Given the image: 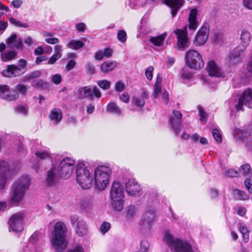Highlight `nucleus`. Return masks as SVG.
I'll use <instances>...</instances> for the list:
<instances>
[{
    "label": "nucleus",
    "instance_id": "32",
    "mask_svg": "<svg viewBox=\"0 0 252 252\" xmlns=\"http://www.w3.org/2000/svg\"><path fill=\"white\" fill-rule=\"evenodd\" d=\"M17 55L18 52L15 50L5 51L1 54L0 59L2 62H6L16 59Z\"/></svg>",
    "mask_w": 252,
    "mask_h": 252
},
{
    "label": "nucleus",
    "instance_id": "14",
    "mask_svg": "<svg viewBox=\"0 0 252 252\" xmlns=\"http://www.w3.org/2000/svg\"><path fill=\"white\" fill-rule=\"evenodd\" d=\"M79 96L81 98L90 97L93 98L94 95L97 98L101 97V93L96 86L92 88L91 86H86L80 88L78 90Z\"/></svg>",
    "mask_w": 252,
    "mask_h": 252
},
{
    "label": "nucleus",
    "instance_id": "48",
    "mask_svg": "<svg viewBox=\"0 0 252 252\" xmlns=\"http://www.w3.org/2000/svg\"><path fill=\"white\" fill-rule=\"evenodd\" d=\"M234 194L237 195V198L240 200H246L248 199V196L243 191L240 190H235Z\"/></svg>",
    "mask_w": 252,
    "mask_h": 252
},
{
    "label": "nucleus",
    "instance_id": "51",
    "mask_svg": "<svg viewBox=\"0 0 252 252\" xmlns=\"http://www.w3.org/2000/svg\"><path fill=\"white\" fill-rule=\"evenodd\" d=\"M16 112L24 115H26L28 112V108L25 106L19 105L15 108Z\"/></svg>",
    "mask_w": 252,
    "mask_h": 252
},
{
    "label": "nucleus",
    "instance_id": "64",
    "mask_svg": "<svg viewBox=\"0 0 252 252\" xmlns=\"http://www.w3.org/2000/svg\"><path fill=\"white\" fill-rule=\"evenodd\" d=\"M61 57L60 56L54 54L48 60V63L52 64L55 63V62Z\"/></svg>",
    "mask_w": 252,
    "mask_h": 252
},
{
    "label": "nucleus",
    "instance_id": "7",
    "mask_svg": "<svg viewBox=\"0 0 252 252\" xmlns=\"http://www.w3.org/2000/svg\"><path fill=\"white\" fill-rule=\"evenodd\" d=\"M186 62L188 66L194 69H199L204 65L202 56L195 50L188 51L186 54Z\"/></svg>",
    "mask_w": 252,
    "mask_h": 252
},
{
    "label": "nucleus",
    "instance_id": "49",
    "mask_svg": "<svg viewBox=\"0 0 252 252\" xmlns=\"http://www.w3.org/2000/svg\"><path fill=\"white\" fill-rule=\"evenodd\" d=\"M212 134L214 139L217 142L220 143L221 142V135L218 129H213L212 131Z\"/></svg>",
    "mask_w": 252,
    "mask_h": 252
},
{
    "label": "nucleus",
    "instance_id": "61",
    "mask_svg": "<svg viewBox=\"0 0 252 252\" xmlns=\"http://www.w3.org/2000/svg\"><path fill=\"white\" fill-rule=\"evenodd\" d=\"M45 41L50 44H56L59 42V39L56 37H49L45 39Z\"/></svg>",
    "mask_w": 252,
    "mask_h": 252
},
{
    "label": "nucleus",
    "instance_id": "23",
    "mask_svg": "<svg viewBox=\"0 0 252 252\" xmlns=\"http://www.w3.org/2000/svg\"><path fill=\"white\" fill-rule=\"evenodd\" d=\"M208 71L210 76L220 77L223 76V73L221 69L213 61H210L208 63Z\"/></svg>",
    "mask_w": 252,
    "mask_h": 252
},
{
    "label": "nucleus",
    "instance_id": "60",
    "mask_svg": "<svg viewBox=\"0 0 252 252\" xmlns=\"http://www.w3.org/2000/svg\"><path fill=\"white\" fill-rule=\"evenodd\" d=\"M85 68L89 73L94 74L95 73L94 67L91 63H88L85 65Z\"/></svg>",
    "mask_w": 252,
    "mask_h": 252
},
{
    "label": "nucleus",
    "instance_id": "57",
    "mask_svg": "<svg viewBox=\"0 0 252 252\" xmlns=\"http://www.w3.org/2000/svg\"><path fill=\"white\" fill-rule=\"evenodd\" d=\"M238 172L233 170V169H229L225 172V176L228 177H234L238 175Z\"/></svg>",
    "mask_w": 252,
    "mask_h": 252
},
{
    "label": "nucleus",
    "instance_id": "63",
    "mask_svg": "<svg viewBox=\"0 0 252 252\" xmlns=\"http://www.w3.org/2000/svg\"><path fill=\"white\" fill-rule=\"evenodd\" d=\"M39 239V235L37 233H34L30 238V242L32 244L36 243Z\"/></svg>",
    "mask_w": 252,
    "mask_h": 252
},
{
    "label": "nucleus",
    "instance_id": "46",
    "mask_svg": "<svg viewBox=\"0 0 252 252\" xmlns=\"http://www.w3.org/2000/svg\"><path fill=\"white\" fill-rule=\"evenodd\" d=\"M117 37L118 40L121 42H125L127 39L126 32L124 30L119 31L117 33Z\"/></svg>",
    "mask_w": 252,
    "mask_h": 252
},
{
    "label": "nucleus",
    "instance_id": "13",
    "mask_svg": "<svg viewBox=\"0 0 252 252\" xmlns=\"http://www.w3.org/2000/svg\"><path fill=\"white\" fill-rule=\"evenodd\" d=\"M72 225L75 227V232L80 237L86 235L88 231V226L86 222L77 216L70 217Z\"/></svg>",
    "mask_w": 252,
    "mask_h": 252
},
{
    "label": "nucleus",
    "instance_id": "50",
    "mask_svg": "<svg viewBox=\"0 0 252 252\" xmlns=\"http://www.w3.org/2000/svg\"><path fill=\"white\" fill-rule=\"evenodd\" d=\"M46 83L43 80H35L33 81L32 86L34 87L42 88L46 86Z\"/></svg>",
    "mask_w": 252,
    "mask_h": 252
},
{
    "label": "nucleus",
    "instance_id": "27",
    "mask_svg": "<svg viewBox=\"0 0 252 252\" xmlns=\"http://www.w3.org/2000/svg\"><path fill=\"white\" fill-rule=\"evenodd\" d=\"M197 10L196 8L191 9L189 17V29L195 31L198 27V23L196 21Z\"/></svg>",
    "mask_w": 252,
    "mask_h": 252
},
{
    "label": "nucleus",
    "instance_id": "26",
    "mask_svg": "<svg viewBox=\"0 0 252 252\" xmlns=\"http://www.w3.org/2000/svg\"><path fill=\"white\" fill-rule=\"evenodd\" d=\"M172 252H193L191 245L187 241L180 240Z\"/></svg>",
    "mask_w": 252,
    "mask_h": 252
},
{
    "label": "nucleus",
    "instance_id": "19",
    "mask_svg": "<svg viewBox=\"0 0 252 252\" xmlns=\"http://www.w3.org/2000/svg\"><path fill=\"white\" fill-rule=\"evenodd\" d=\"M244 51L239 46L230 52L227 58V61L230 65H235L241 62V54Z\"/></svg>",
    "mask_w": 252,
    "mask_h": 252
},
{
    "label": "nucleus",
    "instance_id": "36",
    "mask_svg": "<svg viewBox=\"0 0 252 252\" xmlns=\"http://www.w3.org/2000/svg\"><path fill=\"white\" fill-rule=\"evenodd\" d=\"M239 172L241 173L243 176L249 177L252 176V170L249 164H245L242 165L239 168Z\"/></svg>",
    "mask_w": 252,
    "mask_h": 252
},
{
    "label": "nucleus",
    "instance_id": "17",
    "mask_svg": "<svg viewBox=\"0 0 252 252\" xmlns=\"http://www.w3.org/2000/svg\"><path fill=\"white\" fill-rule=\"evenodd\" d=\"M182 116L180 111L174 110L169 118V123L176 135H178L181 129Z\"/></svg>",
    "mask_w": 252,
    "mask_h": 252
},
{
    "label": "nucleus",
    "instance_id": "16",
    "mask_svg": "<svg viewBox=\"0 0 252 252\" xmlns=\"http://www.w3.org/2000/svg\"><path fill=\"white\" fill-rule=\"evenodd\" d=\"M9 165L7 162L0 160V190L5 189L8 180Z\"/></svg>",
    "mask_w": 252,
    "mask_h": 252
},
{
    "label": "nucleus",
    "instance_id": "35",
    "mask_svg": "<svg viewBox=\"0 0 252 252\" xmlns=\"http://www.w3.org/2000/svg\"><path fill=\"white\" fill-rule=\"evenodd\" d=\"M113 209L116 211L121 212L124 209V199H111Z\"/></svg>",
    "mask_w": 252,
    "mask_h": 252
},
{
    "label": "nucleus",
    "instance_id": "58",
    "mask_svg": "<svg viewBox=\"0 0 252 252\" xmlns=\"http://www.w3.org/2000/svg\"><path fill=\"white\" fill-rule=\"evenodd\" d=\"M125 87V84L122 81H119L116 83L115 89L116 91L121 92L124 90Z\"/></svg>",
    "mask_w": 252,
    "mask_h": 252
},
{
    "label": "nucleus",
    "instance_id": "53",
    "mask_svg": "<svg viewBox=\"0 0 252 252\" xmlns=\"http://www.w3.org/2000/svg\"><path fill=\"white\" fill-rule=\"evenodd\" d=\"M110 228V224L108 222H104L100 226L99 230L101 233L105 234Z\"/></svg>",
    "mask_w": 252,
    "mask_h": 252
},
{
    "label": "nucleus",
    "instance_id": "18",
    "mask_svg": "<svg viewBox=\"0 0 252 252\" xmlns=\"http://www.w3.org/2000/svg\"><path fill=\"white\" fill-rule=\"evenodd\" d=\"M125 184L126 190L129 195L136 196L141 190L140 185L133 179L127 180Z\"/></svg>",
    "mask_w": 252,
    "mask_h": 252
},
{
    "label": "nucleus",
    "instance_id": "21",
    "mask_svg": "<svg viewBox=\"0 0 252 252\" xmlns=\"http://www.w3.org/2000/svg\"><path fill=\"white\" fill-rule=\"evenodd\" d=\"M125 192L123 186L119 182H114L113 183L111 192V199H124Z\"/></svg>",
    "mask_w": 252,
    "mask_h": 252
},
{
    "label": "nucleus",
    "instance_id": "10",
    "mask_svg": "<svg viewBox=\"0 0 252 252\" xmlns=\"http://www.w3.org/2000/svg\"><path fill=\"white\" fill-rule=\"evenodd\" d=\"M25 214L23 212H17L13 214L9 219V231L14 232H21L24 229V219Z\"/></svg>",
    "mask_w": 252,
    "mask_h": 252
},
{
    "label": "nucleus",
    "instance_id": "54",
    "mask_svg": "<svg viewBox=\"0 0 252 252\" xmlns=\"http://www.w3.org/2000/svg\"><path fill=\"white\" fill-rule=\"evenodd\" d=\"M198 111L200 115V120L201 122H206L207 120V115L204 111V110L201 108L198 107Z\"/></svg>",
    "mask_w": 252,
    "mask_h": 252
},
{
    "label": "nucleus",
    "instance_id": "33",
    "mask_svg": "<svg viewBox=\"0 0 252 252\" xmlns=\"http://www.w3.org/2000/svg\"><path fill=\"white\" fill-rule=\"evenodd\" d=\"M148 98V94L146 92L142 93L140 97H134L132 99V103L139 107H143L145 104V99Z\"/></svg>",
    "mask_w": 252,
    "mask_h": 252
},
{
    "label": "nucleus",
    "instance_id": "28",
    "mask_svg": "<svg viewBox=\"0 0 252 252\" xmlns=\"http://www.w3.org/2000/svg\"><path fill=\"white\" fill-rule=\"evenodd\" d=\"M240 39L241 41V45L240 46L241 48H244L245 50L251 41L252 35L249 31L243 30L241 33Z\"/></svg>",
    "mask_w": 252,
    "mask_h": 252
},
{
    "label": "nucleus",
    "instance_id": "38",
    "mask_svg": "<svg viewBox=\"0 0 252 252\" xmlns=\"http://www.w3.org/2000/svg\"><path fill=\"white\" fill-rule=\"evenodd\" d=\"M106 111L116 114H121V109L114 102L108 103L106 107Z\"/></svg>",
    "mask_w": 252,
    "mask_h": 252
},
{
    "label": "nucleus",
    "instance_id": "52",
    "mask_svg": "<svg viewBox=\"0 0 252 252\" xmlns=\"http://www.w3.org/2000/svg\"><path fill=\"white\" fill-rule=\"evenodd\" d=\"M35 154L41 159H46L50 158V154L47 152H36Z\"/></svg>",
    "mask_w": 252,
    "mask_h": 252
},
{
    "label": "nucleus",
    "instance_id": "5",
    "mask_svg": "<svg viewBox=\"0 0 252 252\" xmlns=\"http://www.w3.org/2000/svg\"><path fill=\"white\" fill-rule=\"evenodd\" d=\"M244 105L252 109V89H246L237 100L229 103V108L233 111L234 108L237 112L244 110Z\"/></svg>",
    "mask_w": 252,
    "mask_h": 252
},
{
    "label": "nucleus",
    "instance_id": "6",
    "mask_svg": "<svg viewBox=\"0 0 252 252\" xmlns=\"http://www.w3.org/2000/svg\"><path fill=\"white\" fill-rule=\"evenodd\" d=\"M9 90V88L7 85H0V97L8 101L15 100L19 96L17 92L22 94L25 95L27 91L26 86L21 84L16 86L15 90L14 91V94L10 93Z\"/></svg>",
    "mask_w": 252,
    "mask_h": 252
},
{
    "label": "nucleus",
    "instance_id": "29",
    "mask_svg": "<svg viewBox=\"0 0 252 252\" xmlns=\"http://www.w3.org/2000/svg\"><path fill=\"white\" fill-rule=\"evenodd\" d=\"M57 180L56 169L53 167L49 170L47 173L45 179L46 184L47 186H50L54 185Z\"/></svg>",
    "mask_w": 252,
    "mask_h": 252
},
{
    "label": "nucleus",
    "instance_id": "24",
    "mask_svg": "<svg viewBox=\"0 0 252 252\" xmlns=\"http://www.w3.org/2000/svg\"><path fill=\"white\" fill-rule=\"evenodd\" d=\"M184 0H164V3L171 8V15L175 17L179 9L183 5Z\"/></svg>",
    "mask_w": 252,
    "mask_h": 252
},
{
    "label": "nucleus",
    "instance_id": "39",
    "mask_svg": "<svg viewBox=\"0 0 252 252\" xmlns=\"http://www.w3.org/2000/svg\"><path fill=\"white\" fill-rule=\"evenodd\" d=\"M137 209L133 205H130L126 209V217L128 219L134 217L136 213Z\"/></svg>",
    "mask_w": 252,
    "mask_h": 252
},
{
    "label": "nucleus",
    "instance_id": "43",
    "mask_svg": "<svg viewBox=\"0 0 252 252\" xmlns=\"http://www.w3.org/2000/svg\"><path fill=\"white\" fill-rule=\"evenodd\" d=\"M41 73L39 71H35L33 72H32L30 73L24 77V81H28L30 80L34 79L35 78H37L40 76Z\"/></svg>",
    "mask_w": 252,
    "mask_h": 252
},
{
    "label": "nucleus",
    "instance_id": "56",
    "mask_svg": "<svg viewBox=\"0 0 252 252\" xmlns=\"http://www.w3.org/2000/svg\"><path fill=\"white\" fill-rule=\"evenodd\" d=\"M154 67L152 66H149L146 71L145 75L147 79L151 80L153 78V72Z\"/></svg>",
    "mask_w": 252,
    "mask_h": 252
},
{
    "label": "nucleus",
    "instance_id": "11",
    "mask_svg": "<svg viewBox=\"0 0 252 252\" xmlns=\"http://www.w3.org/2000/svg\"><path fill=\"white\" fill-rule=\"evenodd\" d=\"M210 33V25L207 22H204L197 32L192 42L196 46L204 45L207 41Z\"/></svg>",
    "mask_w": 252,
    "mask_h": 252
},
{
    "label": "nucleus",
    "instance_id": "59",
    "mask_svg": "<svg viewBox=\"0 0 252 252\" xmlns=\"http://www.w3.org/2000/svg\"><path fill=\"white\" fill-rule=\"evenodd\" d=\"M62 79V76L60 74H57L53 75L52 78V81L54 83L58 85L61 83Z\"/></svg>",
    "mask_w": 252,
    "mask_h": 252
},
{
    "label": "nucleus",
    "instance_id": "47",
    "mask_svg": "<svg viewBox=\"0 0 252 252\" xmlns=\"http://www.w3.org/2000/svg\"><path fill=\"white\" fill-rule=\"evenodd\" d=\"M163 90H161V86L158 85V82L155 83L153 96L154 98H157L159 94H161Z\"/></svg>",
    "mask_w": 252,
    "mask_h": 252
},
{
    "label": "nucleus",
    "instance_id": "37",
    "mask_svg": "<svg viewBox=\"0 0 252 252\" xmlns=\"http://www.w3.org/2000/svg\"><path fill=\"white\" fill-rule=\"evenodd\" d=\"M84 43L80 40H71L67 44V47L72 50H77L84 45Z\"/></svg>",
    "mask_w": 252,
    "mask_h": 252
},
{
    "label": "nucleus",
    "instance_id": "44",
    "mask_svg": "<svg viewBox=\"0 0 252 252\" xmlns=\"http://www.w3.org/2000/svg\"><path fill=\"white\" fill-rule=\"evenodd\" d=\"M97 85L102 89L106 90L110 88L111 86L110 82L106 79L99 80L97 82Z\"/></svg>",
    "mask_w": 252,
    "mask_h": 252
},
{
    "label": "nucleus",
    "instance_id": "8",
    "mask_svg": "<svg viewBox=\"0 0 252 252\" xmlns=\"http://www.w3.org/2000/svg\"><path fill=\"white\" fill-rule=\"evenodd\" d=\"M74 168L75 161L71 158H64L59 164L58 173L61 178L67 179L73 173Z\"/></svg>",
    "mask_w": 252,
    "mask_h": 252
},
{
    "label": "nucleus",
    "instance_id": "1",
    "mask_svg": "<svg viewBox=\"0 0 252 252\" xmlns=\"http://www.w3.org/2000/svg\"><path fill=\"white\" fill-rule=\"evenodd\" d=\"M67 232V227L63 222L58 221L55 223L50 237L51 246L55 251L61 252L66 248Z\"/></svg>",
    "mask_w": 252,
    "mask_h": 252
},
{
    "label": "nucleus",
    "instance_id": "3",
    "mask_svg": "<svg viewBox=\"0 0 252 252\" xmlns=\"http://www.w3.org/2000/svg\"><path fill=\"white\" fill-rule=\"evenodd\" d=\"M112 169L108 166H98L95 168L93 175L95 186L99 190L104 189L109 184Z\"/></svg>",
    "mask_w": 252,
    "mask_h": 252
},
{
    "label": "nucleus",
    "instance_id": "45",
    "mask_svg": "<svg viewBox=\"0 0 252 252\" xmlns=\"http://www.w3.org/2000/svg\"><path fill=\"white\" fill-rule=\"evenodd\" d=\"M18 67L21 69L22 72L24 74L27 71V61L24 59H20L18 61Z\"/></svg>",
    "mask_w": 252,
    "mask_h": 252
},
{
    "label": "nucleus",
    "instance_id": "55",
    "mask_svg": "<svg viewBox=\"0 0 252 252\" xmlns=\"http://www.w3.org/2000/svg\"><path fill=\"white\" fill-rule=\"evenodd\" d=\"M149 247V244L146 240H142L141 242L140 251L142 252H147Z\"/></svg>",
    "mask_w": 252,
    "mask_h": 252
},
{
    "label": "nucleus",
    "instance_id": "15",
    "mask_svg": "<svg viewBox=\"0 0 252 252\" xmlns=\"http://www.w3.org/2000/svg\"><path fill=\"white\" fill-rule=\"evenodd\" d=\"M174 32L177 35L178 48L180 50H184L189 46V40L186 30L178 29Z\"/></svg>",
    "mask_w": 252,
    "mask_h": 252
},
{
    "label": "nucleus",
    "instance_id": "25",
    "mask_svg": "<svg viewBox=\"0 0 252 252\" xmlns=\"http://www.w3.org/2000/svg\"><path fill=\"white\" fill-rule=\"evenodd\" d=\"M180 240L176 237H174L168 231H165L164 233L163 242L168 246L171 251H173Z\"/></svg>",
    "mask_w": 252,
    "mask_h": 252
},
{
    "label": "nucleus",
    "instance_id": "40",
    "mask_svg": "<svg viewBox=\"0 0 252 252\" xmlns=\"http://www.w3.org/2000/svg\"><path fill=\"white\" fill-rule=\"evenodd\" d=\"M239 230L243 235L244 242L245 243H247L249 240V231L248 230V228L245 225H241L239 227Z\"/></svg>",
    "mask_w": 252,
    "mask_h": 252
},
{
    "label": "nucleus",
    "instance_id": "4",
    "mask_svg": "<svg viewBox=\"0 0 252 252\" xmlns=\"http://www.w3.org/2000/svg\"><path fill=\"white\" fill-rule=\"evenodd\" d=\"M76 174V181L82 189H89L92 186L93 175L83 163L80 162L77 164Z\"/></svg>",
    "mask_w": 252,
    "mask_h": 252
},
{
    "label": "nucleus",
    "instance_id": "31",
    "mask_svg": "<svg viewBox=\"0 0 252 252\" xmlns=\"http://www.w3.org/2000/svg\"><path fill=\"white\" fill-rule=\"evenodd\" d=\"M62 117L61 110L58 108L52 110L49 115L50 120L53 121L55 124H57L61 122Z\"/></svg>",
    "mask_w": 252,
    "mask_h": 252
},
{
    "label": "nucleus",
    "instance_id": "9",
    "mask_svg": "<svg viewBox=\"0 0 252 252\" xmlns=\"http://www.w3.org/2000/svg\"><path fill=\"white\" fill-rule=\"evenodd\" d=\"M233 136L237 140L243 142L248 150L252 151V126L241 130L236 129L233 132Z\"/></svg>",
    "mask_w": 252,
    "mask_h": 252
},
{
    "label": "nucleus",
    "instance_id": "41",
    "mask_svg": "<svg viewBox=\"0 0 252 252\" xmlns=\"http://www.w3.org/2000/svg\"><path fill=\"white\" fill-rule=\"evenodd\" d=\"M9 21L11 24L16 27H23L24 28L29 27V25L27 23H22L21 21L16 20L14 18H10Z\"/></svg>",
    "mask_w": 252,
    "mask_h": 252
},
{
    "label": "nucleus",
    "instance_id": "22",
    "mask_svg": "<svg viewBox=\"0 0 252 252\" xmlns=\"http://www.w3.org/2000/svg\"><path fill=\"white\" fill-rule=\"evenodd\" d=\"M1 73L3 76L9 78L18 77L24 74L18 66L14 64L7 65Z\"/></svg>",
    "mask_w": 252,
    "mask_h": 252
},
{
    "label": "nucleus",
    "instance_id": "20",
    "mask_svg": "<svg viewBox=\"0 0 252 252\" xmlns=\"http://www.w3.org/2000/svg\"><path fill=\"white\" fill-rule=\"evenodd\" d=\"M6 43L8 48L13 49L16 48L18 50H23L24 44L22 39L18 37L16 33H13L6 40Z\"/></svg>",
    "mask_w": 252,
    "mask_h": 252
},
{
    "label": "nucleus",
    "instance_id": "42",
    "mask_svg": "<svg viewBox=\"0 0 252 252\" xmlns=\"http://www.w3.org/2000/svg\"><path fill=\"white\" fill-rule=\"evenodd\" d=\"M81 206L83 209L88 211L92 208V205L89 198H84L81 200Z\"/></svg>",
    "mask_w": 252,
    "mask_h": 252
},
{
    "label": "nucleus",
    "instance_id": "34",
    "mask_svg": "<svg viewBox=\"0 0 252 252\" xmlns=\"http://www.w3.org/2000/svg\"><path fill=\"white\" fill-rule=\"evenodd\" d=\"M166 35V33L165 32L158 36L151 37L149 41L155 46H161L163 44Z\"/></svg>",
    "mask_w": 252,
    "mask_h": 252
},
{
    "label": "nucleus",
    "instance_id": "62",
    "mask_svg": "<svg viewBox=\"0 0 252 252\" xmlns=\"http://www.w3.org/2000/svg\"><path fill=\"white\" fill-rule=\"evenodd\" d=\"M76 65V62L73 60H70L66 65L65 69L67 71L72 69Z\"/></svg>",
    "mask_w": 252,
    "mask_h": 252
},
{
    "label": "nucleus",
    "instance_id": "2",
    "mask_svg": "<svg viewBox=\"0 0 252 252\" xmlns=\"http://www.w3.org/2000/svg\"><path fill=\"white\" fill-rule=\"evenodd\" d=\"M30 184L31 179L28 176H22L14 182L9 196L11 204L17 205L23 200Z\"/></svg>",
    "mask_w": 252,
    "mask_h": 252
},
{
    "label": "nucleus",
    "instance_id": "12",
    "mask_svg": "<svg viewBox=\"0 0 252 252\" xmlns=\"http://www.w3.org/2000/svg\"><path fill=\"white\" fill-rule=\"evenodd\" d=\"M156 220V212L154 210H148L143 214L140 224L143 231L150 230Z\"/></svg>",
    "mask_w": 252,
    "mask_h": 252
},
{
    "label": "nucleus",
    "instance_id": "30",
    "mask_svg": "<svg viewBox=\"0 0 252 252\" xmlns=\"http://www.w3.org/2000/svg\"><path fill=\"white\" fill-rule=\"evenodd\" d=\"M115 61H107L103 62L100 66V71L104 73H107L113 70L117 66Z\"/></svg>",
    "mask_w": 252,
    "mask_h": 252
}]
</instances>
